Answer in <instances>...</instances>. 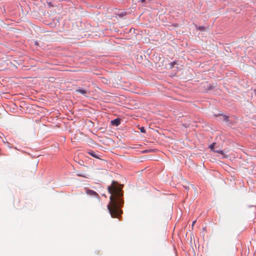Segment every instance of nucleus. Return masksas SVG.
Listing matches in <instances>:
<instances>
[{"mask_svg":"<svg viewBox=\"0 0 256 256\" xmlns=\"http://www.w3.org/2000/svg\"><path fill=\"white\" fill-rule=\"evenodd\" d=\"M79 176H83V177H85L84 176H82V175H81V174H80Z\"/></svg>","mask_w":256,"mask_h":256,"instance_id":"nucleus-13","label":"nucleus"},{"mask_svg":"<svg viewBox=\"0 0 256 256\" xmlns=\"http://www.w3.org/2000/svg\"><path fill=\"white\" fill-rule=\"evenodd\" d=\"M86 194L92 196L98 197V194L97 192L92 190L86 189Z\"/></svg>","mask_w":256,"mask_h":256,"instance_id":"nucleus-2","label":"nucleus"},{"mask_svg":"<svg viewBox=\"0 0 256 256\" xmlns=\"http://www.w3.org/2000/svg\"><path fill=\"white\" fill-rule=\"evenodd\" d=\"M176 64V62H172L170 64V68H172Z\"/></svg>","mask_w":256,"mask_h":256,"instance_id":"nucleus-10","label":"nucleus"},{"mask_svg":"<svg viewBox=\"0 0 256 256\" xmlns=\"http://www.w3.org/2000/svg\"><path fill=\"white\" fill-rule=\"evenodd\" d=\"M76 92H80L84 95L86 94V90L81 88H78L77 90H76Z\"/></svg>","mask_w":256,"mask_h":256,"instance_id":"nucleus-5","label":"nucleus"},{"mask_svg":"<svg viewBox=\"0 0 256 256\" xmlns=\"http://www.w3.org/2000/svg\"><path fill=\"white\" fill-rule=\"evenodd\" d=\"M214 152H217V153H219V154H224V152L222 150H214Z\"/></svg>","mask_w":256,"mask_h":256,"instance_id":"nucleus-8","label":"nucleus"},{"mask_svg":"<svg viewBox=\"0 0 256 256\" xmlns=\"http://www.w3.org/2000/svg\"><path fill=\"white\" fill-rule=\"evenodd\" d=\"M108 189L111 194L108 208L112 217L118 218L122 212L120 207L124 203L123 200L120 198L122 196V189L116 186V182L114 181L110 186H108Z\"/></svg>","mask_w":256,"mask_h":256,"instance_id":"nucleus-1","label":"nucleus"},{"mask_svg":"<svg viewBox=\"0 0 256 256\" xmlns=\"http://www.w3.org/2000/svg\"><path fill=\"white\" fill-rule=\"evenodd\" d=\"M111 123L112 125L118 126L120 124V120L119 118H116L112 120Z\"/></svg>","mask_w":256,"mask_h":256,"instance_id":"nucleus-4","label":"nucleus"},{"mask_svg":"<svg viewBox=\"0 0 256 256\" xmlns=\"http://www.w3.org/2000/svg\"><path fill=\"white\" fill-rule=\"evenodd\" d=\"M222 116V120L226 122H228V117L225 116Z\"/></svg>","mask_w":256,"mask_h":256,"instance_id":"nucleus-6","label":"nucleus"},{"mask_svg":"<svg viewBox=\"0 0 256 256\" xmlns=\"http://www.w3.org/2000/svg\"><path fill=\"white\" fill-rule=\"evenodd\" d=\"M185 188H186V189H188V188H187L186 186H185Z\"/></svg>","mask_w":256,"mask_h":256,"instance_id":"nucleus-14","label":"nucleus"},{"mask_svg":"<svg viewBox=\"0 0 256 256\" xmlns=\"http://www.w3.org/2000/svg\"><path fill=\"white\" fill-rule=\"evenodd\" d=\"M88 153L94 158H100L99 156L92 150H90L88 152Z\"/></svg>","mask_w":256,"mask_h":256,"instance_id":"nucleus-3","label":"nucleus"},{"mask_svg":"<svg viewBox=\"0 0 256 256\" xmlns=\"http://www.w3.org/2000/svg\"><path fill=\"white\" fill-rule=\"evenodd\" d=\"M215 144H216L214 142H213L210 146V150H213V151H214V150H215V149H214V145H215Z\"/></svg>","mask_w":256,"mask_h":256,"instance_id":"nucleus-7","label":"nucleus"},{"mask_svg":"<svg viewBox=\"0 0 256 256\" xmlns=\"http://www.w3.org/2000/svg\"><path fill=\"white\" fill-rule=\"evenodd\" d=\"M196 220H194L193 222H192V226H193L194 224L196 223Z\"/></svg>","mask_w":256,"mask_h":256,"instance_id":"nucleus-11","label":"nucleus"},{"mask_svg":"<svg viewBox=\"0 0 256 256\" xmlns=\"http://www.w3.org/2000/svg\"><path fill=\"white\" fill-rule=\"evenodd\" d=\"M140 132H142V133H145L146 132V130H145V128L144 127H141L140 128Z\"/></svg>","mask_w":256,"mask_h":256,"instance_id":"nucleus-9","label":"nucleus"},{"mask_svg":"<svg viewBox=\"0 0 256 256\" xmlns=\"http://www.w3.org/2000/svg\"><path fill=\"white\" fill-rule=\"evenodd\" d=\"M146 0H141V2H144Z\"/></svg>","mask_w":256,"mask_h":256,"instance_id":"nucleus-12","label":"nucleus"}]
</instances>
